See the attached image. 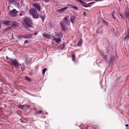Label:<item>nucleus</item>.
Listing matches in <instances>:
<instances>
[{
	"label": "nucleus",
	"instance_id": "f257e3e1",
	"mask_svg": "<svg viewBox=\"0 0 129 129\" xmlns=\"http://www.w3.org/2000/svg\"><path fill=\"white\" fill-rule=\"evenodd\" d=\"M23 21L25 24L28 27H31L33 24L32 20L29 18L24 19Z\"/></svg>",
	"mask_w": 129,
	"mask_h": 129
},
{
	"label": "nucleus",
	"instance_id": "f03ea898",
	"mask_svg": "<svg viewBox=\"0 0 129 129\" xmlns=\"http://www.w3.org/2000/svg\"><path fill=\"white\" fill-rule=\"evenodd\" d=\"M29 13L30 15H32L34 18H37L39 17V14L38 13L37 11H36L34 9H31L29 11Z\"/></svg>",
	"mask_w": 129,
	"mask_h": 129
},
{
	"label": "nucleus",
	"instance_id": "7ed1b4c3",
	"mask_svg": "<svg viewBox=\"0 0 129 129\" xmlns=\"http://www.w3.org/2000/svg\"><path fill=\"white\" fill-rule=\"evenodd\" d=\"M10 65L12 66L15 67L17 68V67H18L19 65L16 59L11 60V61H10Z\"/></svg>",
	"mask_w": 129,
	"mask_h": 129
},
{
	"label": "nucleus",
	"instance_id": "20e7f679",
	"mask_svg": "<svg viewBox=\"0 0 129 129\" xmlns=\"http://www.w3.org/2000/svg\"><path fill=\"white\" fill-rule=\"evenodd\" d=\"M33 34L32 33L30 34H26L23 35L22 36H21L19 37L20 39H21L22 37L26 39H30L31 38L33 37Z\"/></svg>",
	"mask_w": 129,
	"mask_h": 129
},
{
	"label": "nucleus",
	"instance_id": "39448f33",
	"mask_svg": "<svg viewBox=\"0 0 129 129\" xmlns=\"http://www.w3.org/2000/svg\"><path fill=\"white\" fill-rule=\"evenodd\" d=\"M33 6L35 8L36 10H37L38 11H40L41 9H42L41 8V5L38 3H33Z\"/></svg>",
	"mask_w": 129,
	"mask_h": 129
},
{
	"label": "nucleus",
	"instance_id": "423d86ee",
	"mask_svg": "<svg viewBox=\"0 0 129 129\" xmlns=\"http://www.w3.org/2000/svg\"><path fill=\"white\" fill-rule=\"evenodd\" d=\"M17 11L15 9H14L11 11L9 13L10 15L12 17H15L16 16Z\"/></svg>",
	"mask_w": 129,
	"mask_h": 129
},
{
	"label": "nucleus",
	"instance_id": "0eeeda50",
	"mask_svg": "<svg viewBox=\"0 0 129 129\" xmlns=\"http://www.w3.org/2000/svg\"><path fill=\"white\" fill-rule=\"evenodd\" d=\"M60 24L61 27V29L62 30L64 31L67 30V28L65 24H64L63 22H60Z\"/></svg>",
	"mask_w": 129,
	"mask_h": 129
},
{
	"label": "nucleus",
	"instance_id": "6e6552de",
	"mask_svg": "<svg viewBox=\"0 0 129 129\" xmlns=\"http://www.w3.org/2000/svg\"><path fill=\"white\" fill-rule=\"evenodd\" d=\"M52 38H53L52 40L55 41L57 43H59L61 41L60 38H57L55 37H53Z\"/></svg>",
	"mask_w": 129,
	"mask_h": 129
},
{
	"label": "nucleus",
	"instance_id": "1a4fd4ad",
	"mask_svg": "<svg viewBox=\"0 0 129 129\" xmlns=\"http://www.w3.org/2000/svg\"><path fill=\"white\" fill-rule=\"evenodd\" d=\"M68 7H64L60 9L57 10L56 11V12L58 13H61L64 11L65 10L68 9Z\"/></svg>",
	"mask_w": 129,
	"mask_h": 129
},
{
	"label": "nucleus",
	"instance_id": "9d476101",
	"mask_svg": "<svg viewBox=\"0 0 129 129\" xmlns=\"http://www.w3.org/2000/svg\"><path fill=\"white\" fill-rule=\"evenodd\" d=\"M61 22H63L64 24H66V25H68V22H70L69 20H68L67 18V17H65L64 18L63 21H61Z\"/></svg>",
	"mask_w": 129,
	"mask_h": 129
},
{
	"label": "nucleus",
	"instance_id": "9b49d317",
	"mask_svg": "<svg viewBox=\"0 0 129 129\" xmlns=\"http://www.w3.org/2000/svg\"><path fill=\"white\" fill-rule=\"evenodd\" d=\"M11 21L8 20H5L3 22V24L9 26L10 25Z\"/></svg>",
	"mask_w": 129,
	"mask_h": 129
},
{
	"label": "nucleus",
	"instance_id": "f8f14e48",
	"mask_svg": "<svg viewBox=\"0 0 129 129\" xmlns=\"http://www.w3.org/2000/svg\"><path fill=\"white\" fill-rule=\"evenodd\" d=\"M129 38V31L126 34H125V36L124 37V41H127Z\"/></svg>",
	"mask_w": 129,
	"mask_h": 129
},
{
	"label": "nucleus",
	"instance_id": "ddd939ff",
	"mask_svg": "<svg viewBox=\"0 0 129 129\" xmlns=\"http://www.w3.org/2000/svg\"><path fill=\"white\" fill-rule=\"evenodd\" d=\"M42 35L44 38H46L49 39H50L51 37V36L50 35L45 34V33H43L42 34Z\"/></svg>",
	"mask_w": 129,
	"mask_h": 129
},
{
	"label": "nucleus",
	"instance_id": "4468645a",
	"mask_svg": "<svg viewBox=\"0 0 129 129\" xmlns=\"http://www.w3.org/2000/svg\"><path fill=\"white\" fill-rule=\"evenodd\" d=\"M55 36L60 38H61L63 36V33L61 32L58 34H55Z\"/></svg>",
	"mask_w": 129,
	"mask_h": 129
},
{
	"label": "nucleus",
	"instance_id": "2eb2a0df",
	"mask_svg": "<svg viewBox=\"0 0 129 129\" xmlns=\"http://www.w3.org/2000/svg\"><path fill=\"white\" fill-rule=\"evenodd\" d=\"M82 43V39L80 40L78 43L77 44V46H80L81 45Z\"/></svg>",
	"mask_w": 129,
	"mask_h": 129
},
{
	"label": "nucleus",
	"instance_id": "dca6fc26",
	"mask_svg": "<svg viewBox=\"0 0 129 129\" xmlns=\"http://www.w3.org/2000/svg\"><path fill=\"white\" fill-rule=\"evenodd\" d=\"M65 44L64 43L63 45H61L59 46V48L60 50L63 49L65 47Z\"/></svg>",
	"mask_w": 129,
	"mask_h": 129
},
{
	"label": "nucleus",
	"instance_id": "f3484780",
	"mask_svg": "<svg viewBox=\"0 0 129 129\" xmlns=\"http://www.w3.org/2000/svg\"><path fill=\"white\" fill-rule=\"evenodd\" d=\"M10 25H12L13 26L12 27H13V28L14 27H15L16 26H17V24L15 23H12L11 22L10 23Z\"/></svg>",
	"mask_w": 129,
	"mask_h": 129
},
{
	"label": "nucleus",
	"instance_id": "a211bd4d",
	"mask_svg": "<svg viewBox=\"0 0 129 129\" xmlns=\"http://www.w3.org/2000/svg\"><path fill=\"white\" fill-rule=\"evenodd\" d=\"M25 79L26 80H27V81H31V79L29 78L28 77H27V76H25Z\"/></svg>",
	"mask_w": 129,
	"mask_h": 129
},
{
	"label": "nucleus",
	"instance_id": "6ab92c4d",
	"mask_svg": "<svg viewBox=\"0 0 129 129\" xmlns=\"http://www.w3.org/2000/svg\"><path fill=\"white\" fill-rule=\"evenodd\" d=\"M104 58L105 61L107 62V63H110V62H109L107 60L108 59V57L106 55H104Z\"/></svg>",
	"mask_w": 129,
	"mask_h": 129
},
{
	"label": "nucleus",
	"instance_id": "aec40b11",
	"mask_svg": "<svg viewBox=\"0 0 129 129\" xmlns=\"http://www.w3.org/2000/svg\"><path fill=\"white\" fill-rule=\"evenodd\" d=\"M16 2V1L14 0H10L9 2V3L11 4H15Z\"/></svg>",
	"mask_w": 129,
	"mask_h": 129
},
{
	"label": "nucleus",
	"instance_id": "412c9836",
	"mask_svg": "<svg viewBox=\"0 0 129 129\" xmlns=\"http://www.w3.org/2000/svg\"><path fill=\"white\" fill-rule=\"evenodd\" d=\"M72 60L74 61H75V54H72Z\"/></svg>",
	"mask_w": 129,
	"mask_h": 129
},
{
	"label": "nucleus",
	"instance_id": "4be33fe9",
	"mask_svg": "<svg viewBox=\"0 0 129 129\" xmlns=\"http://www.w3.org/2000/svg\"><path fill=\"white\" fill-rule=\"evenodd\" d=\"M115 14V13L113 11H112L111 13V15L112 16L113 18H114L115 19H116L115 17L114 16V15Z\"/></svg>",
	"mask_w": 129,
	"mask_h": 129
},
{
	"label": "nucleus",
	"instance_id": "5701e85b",
	"mask_svg": "<svg viewBox=\"0 0 129 129\" xmlns=\"http://www.w3.org/2000/svg\"><path fill=\"white\" fill-rule=\"evenodd\" d=\"M18 106L19 108L22 109H23V107H24V105L22 106L20 104L18 105Z\"/></svg>",
	"mask_w": 129,
	"mask_h": 129
},
{
	"label": "nucleus",
	"instance_id": "b1692460",
	"mask_svg": "<svg viewBox=\"0 0 129 129\" xmlns=\"http://www.w3.org/2000/svg\"><path fill=\"white\" fill-rule=\"evenodd\" d=\"M69 6H70V7H71V8H73L74 9H75L76 10H77L78 9V8L77 7H75V6H72L71 5H69Z\"/></svg>",
	"mask_w": 129,
	"mask_h": 129
},
{
	"label": "nucleus",
	"instance_id": "393cba45",
	"mask_svg": "<svg viewBox=\"0 0 129 129\" xmlns=\"http://www.w3.org/2000/svg\"><path fill=\"white\" fill-rule=\"evenodd\" d=\"M47 70V69L46 68H44V69L42 71V74H44L45 73V72Z\"/></svg>",
	"mask_w": 129,
	"mask_h": 129
},
{
	"label": "nucleus",
	"instance_id": "a878e982",
	"mask_svg": "<svg viewBox=\"0 0 129 129\" xmlns=\"http://www.w3.org/2000/svg\"><path fill=\"white\" fill-rule=\"evenodd\" d=\"M15 6L17 7L18 8H19L20 5L19 3H17L16 2L15 4Z\"/></svg>",
	"mask_w": 129,
	"mask_h": 129
},
{
	"label": "nucleus",
	"instance_id": "bb28decb",
	"mask_svg": "<svg viewBox=\"0 0 129 129\" xmlns=\"http://www.w3.org/2000/svg\"><path fill=\"white\" fill-rule=\"evenodd\" d=\"M43 111L42 110H39L37 111L36 112V114H41L42 113Z\"/></svg>",
	"mask_w": 129,
	"mask_h": 129
},
{
	"label": "nucleus",
	"instance_id": "cd10ccee",
	"mask_svg": "<svg viewBox=\"0 0 129 129\" xmlns=\"http://www.w3.org/2000/svg\"><path fill=\"white\" fill-rule=\"evenodd\" d=\"M82 5L85 8L91 7V6H89L88 4V5H83V4H82Z\"/></svg>",
	"mask_w": 129,
	"mask_h": 129
},
{
	"label": "nucleus",
	"instance_id": "c85d7f7f",
	"mask_svg": "<svg viewBox=\"0 0 129 129\" xmlns=\"http://www.w3.org/2000/svg\"><path fill=\"white\" fill-rule=\"evenodd\" d=\"M70 21H71V22H72V23H73V22L74 21V20L73 18L71 17Z\"/></svg>",
	"mask_w": 129,
	"mask_h": 129
},
{
	"label": "nucleus",
	"instance_id": "c756f323",
	"mask_svg": "<svg viewBox=\"0 0 129 129\" xmlns=\"http://www.w3.org/2000/svg\"><path fill=\"white\" fill-rule=\"evenodd\" d=\"M78 2L80 3H82V4H86V3L84 2H83V1H81V0H79Z\"/></svg>",
	"mask_w": 129,
	"mask_h": 129
},
{
	"label": "nucleus",
	"instance_id": "7c9ffc66",
	"mask_svg": "<svg viewBox=\"0 0 129 129\" xmlns=\"http://www.w3.org/2000/svg\"><path fill=\"white\" fill-rule=\"evenodd\" d=\"M6 58L7 60H10V61H11V60L12 59L11 58H10L8 57L7 56H6Z\"/></svg>",
	"mask_w": 129,
	"mask_h": 129
},
{
	"label": "nucleus",
	"instance_id": "2f4dec72",
	"mask_svg": "<svg viewBox=\"0 0 129 129\" xmlns=\"http://www.w3.org/2000/svg\"><path fill=\"white\" fill-rule=\"evenodd\" d=\"M126 15L127 17H129V11L128 12L126 13Z\"/></svg>",
	"mask_w": 129,
	"mask_h": 129
},
{
	"label": "nucleus",
	"instance_id": "473e14b6",
	"mask_svg": "<svg viewBox=\"0 0 129 129\" xmlns=\"http://www.w3.org/2000/svg\"><path fill=\"white\" fill-rule=\"evenodd\" d=\"M40 17H41V18L42 19V20H43V21H44V20L45 19V17H44V16H40Z\"/></svg>",
	"mask_w": 129,
	"mask_h": 129
},
{
	"label": "nucleus",
	"instance_id": "72a5a7b5",
	"mask_svg": "<svg viewBox=\"0 0 129 129\" xmlns=\"http://www.w3.org/2000/svg\"><path fill=\"white\" fill-rule=\"evenodd\" d=\"M46 3H49V2L51 0H43Z\"/></svg>",
	"mask_w": 129,
	"mask_h": 129
},
{
	"label": "nucleus",
	"instance_id": "f704fd0d",
	"mask_svg": "<svg viewBox=\"0 0 129 129\" xmlns=\"http://www.w3.org/2000/svg\"><path fill=\"white\" fill-rule=\"evenodd\" d=\"M3 24V22L2 21H0V27H1L2 26V24Z\"/></svg>",
	"mask_w": 129,
	"mask_h": 129
},
{
	"label": "nucleus",
	"instance_id": "c9c22d12",
	"mask_svg": "<svg viewBox=\"0 0 129 129\" xmlns=\"http://www.w3.org/2000/svg\"><path fill=\"white\" fill-rule=\"evenodd\" d=\"M100 29V28H99L97 29V30L96 31V33H100V32L99 30Z\"/></svg>",
	"mask_w": 129,
	"mask_h": 129
},
{
	"label": "nucleus",
	"instance_id": "e433bc0d",
	"mask_svg": "<svg viewBox=\"0 0 129 129\" xmlns=\"http://www.w3.org/2000/svg\"><path fill=\"white\" fill-rule=\"evenodd\" d=\"M95 3L94 2H91L89 3L88 4V5H90V4H94Z\"/></svg>",
	"mask_w": 129,
	"mask_h": 129
},
{
	"label": "nucleus",
	"instance_id": "4c0bfd02",
	"mask_svg": "<svg viewBox=\"0 0 129 129\" xmlns=\"http://www.w3.org/2000/svg\"><path fill=\"white\" fill-rule=\"evenodd\" d=\"M29 43V42L27 40H26L25 41L24 44H25L27 43Z\"/></svg>",
	"mask_w": 129,
	"mask_h": 129
},
{
	"label": "nucleus",
	"instance_id": "58836bf2",
	"mask_svg": "<svg viewBox=\"0 0 129 129\" xmlns=\"http://www.w3.org/2000/svg\"><path fill=\"white\" fill-rule=\"evenodd\" d=\"M83 15L85 16H86V13L85 12H84L83 13Z\"/></svg>",
	"mask_w": 129,
	"mask_h": 129
},
{
	"label": "nucleus",
	"instance_id": "ea45409f",
	"mask_svg": "<svg viewBox=\"0 0 129 129\" xmlns=\"http://www.w3.org/2000/svg\"><path fill=\"white\" fill-rule=\"evenodd\" d=\"M23 15L22 13H20L19 14V15L20 16H21Z\"/></svg>",
	"mask_w": 129,
	"mask_h": 129
},
{
	"label": "nucleus",
	"instance_id": "a19ab883",
	"mask_svg": "<svg viewBox=\"0 0 129 129\" xmlns=\"http://www.w3.org/2000/svg\"><path fill=\"white\" fill-rule=\"evenodd\" d=\"M38 34V33H34V35H35V36H36V35L37 34Z\"/></svg>",
	"mask_w": 129,
	"mask_h": 129
},
{
	"label": "nucleus",
	"instance_id": "79ce46f5",
	"mask_svg": "<svg viewBox=\"0 0 129 129\" xmlns=\"http://www.w3.org/2000/svg\"><path fill=\"white\" fill-rule=\"evenodd\" d=\"M125 126H126V127H127L128 126V124H126L125 125Z\"/></svg>",
	"mask_w": 129,
	"mask_h": 129
},
{
	"label": "nucleus",
	"instance_id": "37998d69",
	"mask_svg": "<svg viewBox=\"0 0 129 129\" xmlns=\"http://www.w3.org/2000/svg\"><path fill=\"white\" fill-rule=\"evenodd\" d=\"M120 16L121 17V18H123V16H122V15L121 14H120Z\"/></svg>",
	"mask_w": 129,
	"mask_h": 129
},
{
	"label": "nucleus",
	"instance_id": "c03bdc74",
	"mask_svg": "<svg viewBox=\"0 0 129 129\" xmlns=\"http://www.w3.org/2000/svg\"><path fill=\"white\" fill-rule=\"evenodd\" d=\"M103 22H104L105 23H106V21H105L104 20H103Z\"/></svg>",
	"mask_w": 129,
	"mask_h": 129
},
{
	"label": "nucleus",
	"instance_id": "a18cd8bd",
	"mask_svg": "<svg viewBox=\"0 0 129 129\" xmlns=\"http://www.w3.org/2000/svg\"><path fill=\"white\" fill-rule=\"evenodd\" d=\"M99 1V0H96V1H96V2H97V1Z\"/></svg>",
	"mask_w": 129,
	"mask_h": 129
},
{
	"label": "nucleus",
	"instance_id": "49530a36",
	"mask_svg": "<svg viewBox=\"0 0 129 129\" xmlns=\"http://www.w3.org/2000/svg\"><path fill=\"white\" fill-rule=\"evenodd\" d=\"M76 0L78 2L79 0Z\"/></svg>",
	"mask_w": 129,
	"mask_h": 129
},
{
	"label": "nucleus",
	"instance_id": "de8ad7c7",
	"mask_svg": "<svg viewBox=\"0 0 129 129\" xmlns=\"http://www.w3.org/2000/svg\"><path fill=\"white\" fill-rule=\"evenodd\" d=\"M107 52H108V53L109 54V52H108V51H107Z\"/></svg>",
	"mask_w": 129,
	"mask_h": 129
},
{
	"label": "nucleus",
	"instance_id": "09e8293b",
	"mask_svg": "<svg viewBox=\"0 0 129 129\" xmlns=\"http://www.w3.org/2000/svg\"><path fill=\"white\" fill-rule=\"evenodd\" d=\"M119 1H121V0H119Z\"/></svg>",
	"mask_w": 129,
	"mask_h": 129
},
{
	"label": "nucleus",
	"instance_id": "8fccbe9b",
	"mask_svg": "<svg viewBox=\"0 0 129 129\" xmlns=\"http://www.w3.org/2000/svg\"><path fill=\"white\" fill-rule=\"evenodd\" d=\"M128 18L129 19V17H128Z\"/></svg>",
	"mask_w": 129,
	"mask_h": 129
},
{
	"label": "nucleus",
	"instance_id": "3c124183",
	"mask_svg": "<svg viewBox=\"0 0 129 129\" xmlns=\"http://www.w3.org/2000/svg\"><path fill=\"white\" fill-rule=\"evenodd\" d=\"M26 30H28V29H26Z\"/></svg>",
	"mask_w": 129,
	"mask_h": 129
},
{
	"label": "nucleus",
	"instance_id": "603ef678",
	"mask_svg": "<svg viewBox=\"0 0 129 129\" xmlns=\"http://www.w3.org/2000/svg\"><path fill=\"white\" fill-rule=\"evenodd\" d=\"M111 61H112V59H111Z\"/></svg>",
	"mask_w": 129,
	"mask_h": 129
}]
</instances>
